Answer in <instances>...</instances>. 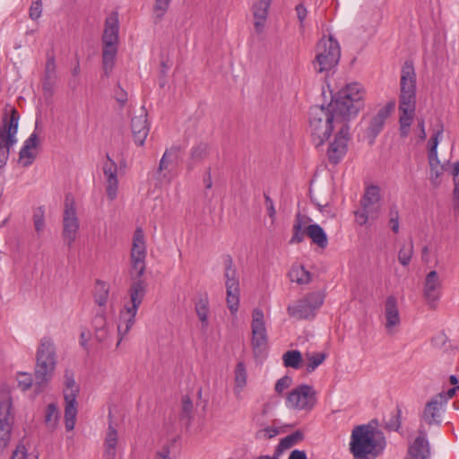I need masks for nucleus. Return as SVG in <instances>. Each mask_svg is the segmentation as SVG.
Here are the masks:
<instances>
[{"label":"nucleus","instance_id":"f257e3e1","mask_svg":"<svg viewBox=\"0 0 459 459\" xmlns=\"http://www.w3.org/2000/svg\"><path fill=\"white\" fill-rule=\"evenodd\" d=\"M145 257L146 246L144 233L142 228H137L134 233L130 254L129 276L131 284L128 290L130 302L125 306L124 310H122L119 315V319L121 322L126 323V327L123 331L120 330V326L117 327V331L122 335L121 339L117 342V347H118L123 336L127 333L134 325L138 307L146 294L147 282L143 278L146 269Z\"/></svg>","mask_w":459,"mask_h":459},{"label":"nucleus","instance_id":"f03ea898","mask_svg":"<svg viewBox=\"0 0 459 459\" xmlns=\"http://www.w3.org/2000/svg\"><path fill=\"white\" fill-rule=\"evenodd\" d=\"M385 446L384 433L371 424L358 425L351 431L350 451L354 459H376Z\"/></svg>","mask_w":459,"mask_h":459},{"label":"nucleus","instance_id":"7ed1b4c3","mask_svg":"<svg viewBox=\"0 0 459 459\" xmlns=\"http://www.w3.org/2000/svg\"><path fill=\"white\" fill-rule=\"evenodd\" d=\"M308 115L311 137L316 148L323 145L330 138L333 130V122L342 124L347 122L335 112L332 102L328 107L324 105L311 107Z\"/></svg>","mask_w":459,"mask_h":459},{"label":"nucleus","instance_id":"20e7f679","mask_svg":"<svg viewBox=\"0 0 459 459\" xmlns=\"http://www.w3.org/2000/svg\"><path fill=\"white\" fill-rule=\"evenodd\" d=\"M416 107V74L411 60L404 62L401 71L399 110L400 126H411Z\"/></svg>","mask_w":459,"mask_h":459},{"label":"nucleus","instance_id":"39448f33","mask_svg":"<svg viewBox=\"0 0 459 459\" xmlns=\"http://www.w3.org/2000/svg\"><path fill=\"white\" fill-rule=\"evenodd\" d=\"M56 348L53 340L44 336L36 352L35 385L40 389L52 377L56 368Z\"/></svg>","mask_w":459,"mask_h":459},{"label":"nucleus","instance_id":"423d86ee","mask_svg":"<svg viewBox=\"0 0 459 459\" xmlns=\"http://www.w3.org/2000/svg\"><path fill=\"white\" fill-rule=\"evenodd\" d=\"M333 107L338 115L346 121L356 117L364 108L363 92L359 83L348 84L332 98Z\"/></svg>","mask_w":459,"mask_h":459},{"label":"nucleus","instance_id":"0eeeda50","mask_svg":"<svg viewBox=\"0 0 459 459\" xmlns=\"http://www.w3.org/2000/svg\"><path fill=\"white\" fill-rule=\"evenodd\" d=\"M316 57L313 61L314 69L317 74L327 73L333 69L341 57L339 42L332 36H323L316 47Z\"/></svg>","mask_w":459,"mask_h":459},{"label":"nucleus","instance_id":"6e6552de","mask_svg":"<svg viewBox=\"0 0 459 459\" xmlns=\"http://www.w3.org/2000/svg\"><path fill=\"white\" fill-rule=\"evenodd\" d=\"M19 118V113L15 108L12 109L10 117H3V125L0 126V169L6 165L10 150L17 143Z\"/></svg>","mask_w":459,"mask_h":459},{"label":"nucleus","instance_id":"1a4fd4ad","mask_svg":"<svg viewBox=\"0 0 459 459\" xmlns=\"http://www.w3.org/2000/svg\"><path fill=\"white\" fill-rule=\"evenodd\" d=\"M102 69L101 79L109 78L115 67V16L110 13L105 22L102 35Z\"/></svg>","mask_w":459,"mask_h":459},{"label":"nucleus","instance_id":"9d476101","mask_svg":"<svg viewBox=\"0 0 459 459\" xmlns=\"http://www.w3.org/2000/svg\"><path fill=\"white\" fill-rule=\"evenodd\" d=\"M80 229V221L77 215L74 197L68 194L64 203L62 219V238L64 242L71 247L75 242Z\"/></svg>","mask_w":459,"mask_h":459},{"label":"nucleus","instance_id":"9b49d317","mask_svg":"<svg viewBox=\"0 0 459 459\" xmlns=\"http://www.w3.org/2000/svg\"><path fill=\"white\" fill-rule=\"evenodd\" d=\"M65 424L66 430L71 431L74 429L78 413L76 398L79 387L75 384L73 372L68 369L65 372Z\"/></svg>","mask_w":459,"mask_h":459},{"label":"nucleus","instance_id":"f8f14e48","mask_svg":"<svg viewBox=\"0 0 459 459\" xmlns=\"http://www.w3.org/2000/svg\"><path fill=\"white\" fill-rule=\"evenodd\" d=\"M324 295L320 292H311L303 299L298 300L296 304L289 306L288 314L297 319H309L316 316V311L323 305Z\"/></svg>","mask_w":459,"mask_h":459},{"label":"nucleus","instance_id":"ddd939ff","mask_svg":"<svg viewBox=\"0 0 459 459\" xmlns=\"http://www.w3.org/2000/svg\"><path fill=\"white\" fill-rule=\"evenodd\" d=\"M252 338L251 345L255 357L262 355L268 348V335L265 327L264 315L261 308L256 307L252 312Z\"/></svg>","mask_w":459,"mask_h":459},{"label":"nucleus","instance_id":"4468645a","mask_svg":"<svg viewBox=\"0 0 459 459\" xmlns=\"http://www.w3.org/2000/svg\"><path fill=\"white\" fill-rule=\"evenodd\" d=\"M287 403L294 409L310 411L316 403V391L312 385H300L289 394Z\"/></svg>","mask_w":459,"mask_h":459},{"label":"nucleus","instance_id":"2eb2a0df","mask_svg":"<svg viewBox=\"0 0 459 459\" xmlns=\"http://www.w3.org/2000/svg\"><path fill=\"white\" fill-rule=\"evenodd\" d=\"M348 123L342 124L328 147L327 156L332 164H338L348 151V142L350 140V126Z\"/></svg>","mask_w":459,"mask_h":459},{"label":"nucleus","instance_id":"dca6fc26","mask_svg":"<svg viewBox=\"0 0 459 459\" xmlns=\"http://www.w3.org/2000/svg\"><path fill=\"white\" fill-rule=\"evenodd\" d=\"M394 107L395 102L390 101L380 108L377 114L369 119L368 126L366 129V136L369 140L370 144L375 143L376 138L382 132L385 121L394 110Z\"/></svg>","mask_w":459,"mask_h":459},{"label":"nucleus","instance_id":"f3484780","mask_svg":"<svg viewBox=\"0 0 459 459\" xmlns=\"http://www.w3.org/2000/svg\"><path fill=\"white\" fill-rule=\"evenodd\" d=\"M12 402L10 398L0 401V448L4 449L11 438L13 419L11 414Z\"/></svg>","mask_w":459,"mask_h":459},{"label":"nucleus","instance_id":"a211bd4d","mask_svg":"<svg viewBox=\"0 0 459 459\" xmlns=\"http://www.w3.org/2000/svg\"><path fill=\"white\" fill-rule=\"evenodd\" d=\"M180 151V146L174 145L164 152L155 172L157 180L167 182L171 180L170 166L177 161Z\"/></svg>","mask_w":459,"mask_h":459},{"label":"nucleus","instance_id":"6ab92c4d","mask_svg":"<svg viewBox=\"0 0 459 459\" xmlns=\"http://www.w3.org/2000/svg\"><path fill=\"white\" fill-rule=\"evenodd\" d=\"M137 113L131 119V130L134 143L142 146L149 134L148 115L143 106L139 108Z\"/></svg>","mask_w":459,"mask_h":459},{"label":"nucleus","instance_id":"aec40b11","mask_svg":"<svg viewBox=\"0 0 459 459\" xmlns=\"http://www.w3.org/2000/svg\"><path fill=\"white\" fill-rule=\"evenodd\" d=\"M446 403V396L442 393L437 394L429 401L422 411L421 418L427 424H440V411L443 404Z\"/></svg>","mask_w":459,"mask_h":459},{"label":"nucleus","instance_id":"412c9836","mask_svg":"<svg viewBox=\"0 0 459 459\" xmlns=\"http://www.w3.org/2000/svg\"><path fill=\"white\" fill-rule=\"evenodd\" d=\"M419 436L409 446L406 459H428L430 455L429 443L426 437V430L420 427Z\"/></svg>","mask_w":459,"mask_h":459},{"label":"nucleus","instance_id":"4be33fe9","mask_svg":"<svg viewBox=\"0 0 459 459\" xmlns=\"http://www.w3.org/2000/svg\"><path fill=\"white\" fill-rule=\"evenodd\" d=\"M380 188L377 186L371 185L365 189V193L360 201L363 210L371 212L372 220L377 219L380 212Z\"/></svg>","mask_w":459,"mask_h":459},{"label":"nucleus","instance_id":"5701e85b","mask_svg":"<svg viewBox=\"0 0 459 459\" xmlns=\"http://www.w3.org/2000/svg\"><path fill=\"white\" fill-rule=\"evenodd\" d=\"M441 282L436 271H430L425 279L424 297L434 307V303L439 299Z\"/></svg>","mask_w":459,"mask_h":459},{"label":"nucleus","instance_id":"b1692460","mask_svg":"<svg viewBox=\"0 0 459 459\" xmlns=\"http://www.w3.org/2000/svg\"><path fill=\"white\" fill-rule=\"evenodd\" d=\"M385 316L386 319L385 327L387 330H391L394 326H397L401 322L397 299L393 295L388 296L385 300Z\"/></svg>","mask_w":459,"mask_h":459},{"label":"nucleus","instance_id":"393cba45","mask_svg":"<svg viewBox=\"0 0 459 459\" xmlns=\"http://www.w3.org/2000/svg\"><path fill=\"white\" fill-rule=\"evenodd\" d=\"M271 2L272 0H257L253 4V15L255 19L254 25L257 33H261L264 30Z\"/></svg>","mask_w":459,"mask_h":459},{"label":"nucleus","instance_id":"a878e982","mask_svg":"<svg viewBox=\"0 0 459 459\" xmlns=\"http://www.w3.org/2000/svg\"><path fill=\"white\" fill-rule=\"evenodd\" d=\"M227 307L232 315H235L239 307V281H225Z\"/></svg>","mask_w":459,"mask_h":459},{"label":"nucleus","instance_id":"bb28decb","mask_svg":"<svg viewBox=\"0 0 459 459\" xmlns=\"http://www.w3.org/2000/svg\"><path fill=\"white\" fill-rule=\"evenodd\" d=\"M210 152V146L205 143H199L198 144L192 147L190 151V157L187 163V169H193L196 165L202 163L208 156Z\"/></svg>","mask_w":459,"mask_h":459},{"label":"nucleus","instance_id":"cd10ccee","mask_svg":"<svg viewBox=\"0 0 459 459\" xmlns=\"http://www.w3.org/2000/svg\"><path fill=\"white\" fill-rule=\"evenodd\" d=\"M306 233L312 242L321 248H325L328 245L327 235L324 229L318 224L308 225Z\"/></svg>","mask_w":459,"mask_h":459},{"label":"nucleus","instance_id":"c85d7f7f","mask_svg":"<svg viewBox=\"0 0 459 459\" xmlns=\"http://www.w3.org/2000/svg\"><path fill=\"white\" fill-rule=\"evenodd\" d=\"M304 439V434L300 430H296L292 432L291 434L286 436L285 437L281 438L277 445L274 453L275 455H281L284 450L290 448L295 444H297L299 441H302Z\"/></svg>","mask_w":459,"mask_h":459},{"label":"nucleus","instance_id":"c756f323","mask_svg":"<svg viewBox=\"0 0 459 459\" xmlns=\"http://www.w3.org/2000/svg\"><path fill=\"white\" fill-rule=\"evenodd\" d=\"M107 159L108 160L103 165V172L108 181V196L113 200L115 198V190L113 189V186L115 185V169H113V160L108 154H107Z\"/></svg>","mask_w":459,"mask_h":459},{"label":"nucleus","instance_id":"7c9ffc66","mask_svg":"<svg viewBox=\"0 0 459 459\" xmlns=\"http://www.w3.org/2000/svg\"><path fill=\"white\" fill-rule=\"evenodd\" d=\"M290 279L298 284H307L311 281V274L302 265H293L288 273Z\"/></svg>","mask_w":459,"mask_h":459},{"label":"nucleus","instance_id":"2f4dec72","mask_svg":"<svg viewBox=\"0 0 459 459\" xmlns=\"http://www.w3.org/2000/svg\"><path fill=\"white\" fill-rule=\"evenodd\" d=\"M195 312L202 324V328L206 330L209 325V301L207 296L201 297L195 304Z\"/></svg>","mask_w":459,"mask_h":459},{"label":"nucleus","instance_id":"473e14b6","mask_svg":"<svg viewBox=\"0 0 459 459\" xmlns=\"http://www.w3.org/2000/svg\"><path fill=\"white\" fill-rule=\"evenodd\" d=\"M306 220H309V218H306L301 215L299 212L296 214L295 221L293 225V236L290 241V243H300L304 240L306 233V230H303V224L306 222Z\"/></svg>","mask_w":459,"mask_h":459},{"label":"nucleus","instance_id":"72a5a7b5","mask_svg":"<svg viewBox=\"0 0 459 459\" xmlns=\"http://www.w3.org/2000/svg\"><path fill=\"white\" fill-rule=\"evenodd\" d=\"M247 369L244 362L239 361L238 362L236 368H235V386H234V392L237 394H239L242 389L247 385Z\"/></svg>","mask_w":459,"mask_h":459},{"label":"nucleus","instance_id":"f704fd0d","mask_svg":"<svg viewBox=\"0 0 459 459\" xmlns=\"http://www.w3.org/2000/svg\"><path fill=\"white\" fill-rule=\"evenodd\" d=\"M104 446V459H115V429L113 428L111 420L109 421L108 432L107 433Z\"/></svg>","mask_w":459,"mask_h":459},{"label":"nucleus","instance_id":"c9c22d12","mask_svg":"<svg viewBox=\"0 0 459 459\" xmlns=\"http://www.w3.org/2000/svg\"><path fill=\"white\" fill-rule=\"evenodd\" d=\"M283 365L286 368H299L302 362V354L299 351L292 350L286 351L282 356Z\"/></svg>","mask_w":459,"mask_h":459},{"label":"nucleus","instance_id":"e433bc0d","mask_svg":"<svg viewBox=\"0 0 459 459\" xmlns=\"http://www.w3.org/2000/svg\"><path fill=\"white\" fill-rule=\"evenodd\" d=\"M59 411L55 403L48 405L45 415V422L50 430H54L58 423Z\"/></svg>","mask_w":459,"mask_h":459},{"label":"nucleus","instance_id":"4c0bfd02","mask_svg":"<svg viewBox=\"0 0 459 459\" xmlns=\"http://www.w3.org/2000/svg\"><path fill=\"white\" fill-rule=\"evenodd\" d=\"M108 289L104 281H98L94 289V300L100 307L107 302Z\"/></svg>","mask_w":459,"mask_h":459},{"label":"nucleus","instance_id":"58836bf2","mask_svg":"<svg viewBox=\"0 0 459 459\" xmlns=\"http://www.w3.org/2000/svg\"><path fill=\"white\" fill-rule=\"evenodd\" d=\"M413 255V242L411 238L407 244H404L398 253V261L403 266L410 264L411 256Z\"/></svg>","mask_w":459,"mask_h":459},{"label":"nucleus","instance_id":"ea45409f","mask_svg":"<svg viewBox=\"0 0 459 459\" xmlns=\"http://www.w3.org/2000/svg\"><path fill=\"white\" fill-rule=\"evenodd\" d=\"M223 263L225 265L224 277L225 281H238V273L234 266L233 259L230 255L223 256Z\"/></svg>","mask_w":459,"mask_h":459},{"label":"nucleus","instance_id":"a19ab883","mask_svg":"<svg viewBox=\"0 0 459 459\" xmlns=\"http://www.w3.org/2000/svg\"><path fill=\"white\" fill-rule=\"evenodd\" d=\"M95 325V338L99 342H103L106 340L108 336V332L106 329V319L102 315L96 316L94 319Z\"/></svg>","mask_w":459,"mask_h":459},{"label":"nucleus","instance_id":"79ce46f5","mask_svg":"<svg viewBox=\"0 0 459 459\" xmlns=\"http://www.w3.org/2000/svg\"><path fill=\"white\" fill-rule=\"evenodd\" d=\"M401 409L396 408L395 412L390 414L388 420H385V429L388 431H397L401 427Z\"/></svg>","mask_w":459,"mask_h":459},{"label":"nucleus","instance_id":"37998d69","mask_svg":"<svg viewBox=\"0 0 459 459\" xmlns=\"http://www.w3.org/2000/svg\"><path fill=\"white\" fill-rule=\"evenodd\" d=\"M170 2L171 0H155L153 6L155 23L161 21L169 7Z\"/></svg>","mask_w":459,"mask_h":459},{"label":"nucleus","instance_id":"c03bdc74","mask_svg":"<svg viewBox=\"0 0 459 459\" xmlns=\"http://www.w3.org/2000/svg\"><path fill=\"white\" fill-rule=\"evenodd\" d=\"M308 364L307 366V371L308 373L313 372L319 365H321L325 359V354L323 352H316L308 356Z\"/></svg>","mask_w":459,"mask_h":459},{"label":"nucleus","instance_id":"a18cd8bd","mask_svg":"<svg viewBox=\"0 0 459 459\" xmlns=\"http://www.w3.org/2000/svg\"><path fill=\"white\" fill-rule=\"evenodd\" d=\"M11 459H38V455L34 454H28L25 446L19 444L16 449L13 452Z\"/></svg>","mask_w":459,"mask_h":459},{"label":"nucleus","instance_id":"49530a36","mask_svg":"<svg viewBox=\"0 0 459 459\" xmlns=\"http://www.w3.org/2000/svg\"><path fill=\"white\" fill-rule=\"evenodd\" d=\"M25 152L24 153L22 146L19 152V160L23 167H29L34 161L36 154L32 152V149H26Z\"/></svg>","mask_w":459,"mask_h":459},{"label":"nucleus","instance_id":"de8ad7c7","mask_svg":"<svg viewBox=\"0 0 459 459\" xmlns=\"http://www.w3.org/2000/svg\"><path fill=\"white\" fill-rule=\"evenodd\" d=\"M127 102H128L127 92L124 89L117 86V103H118L122 108L126 107L127 108V115L130 116L132 105L131 104L127 105Z\"/></svg>","mask_w":459,"mask_h":459},{"label":"nucleus","instance_id":"09e8293b","mask_svg":"<svg viewBox=\"0 0 459 459\" xmlns=\"http://www.w3.org/2000/svg\"><path fill=\"white\" fill-rule=\"evenodd\" d=\"M444 132V126L442 123L439 125V128L437 131L430 137L429 141V152H437V145L439 142V137Z\"/></svg>","mask_w":459,"mask_h":459},{"label":"nucleus","instance_id":"8fccbe9b","mask_svg":"<svg viewBox=\"0 0 459 459\" xmlns=\"http://www.w3.org/2000/svg\"><path fill=\"white\" fill-rule=\"evenodd\" d=\"M18 385L22 391L30 389L32 385L31 375L28 373H20L18 376Z\"/></svg>","mask_w":459,"mask_h":459},{"label":"nucleus","instance_id":"3c124183","mask_svg":"<svg viewBox=\"0 0 459 459\" xmlns=\"http://www.w3.org/2000/svg\"><path fill=\"white\" fill-rule=\"evenodd\" d=\"M42 3L41 0H36L30 7L29 15L31 20H38L41 16Z\"/></svg>","mask_w":459,"mask_h":459},{"label":"nucleus","instance_id":"603ef678","mask_svg":"<svg viewBox=\"0 0 459 459\" xmlns=\"http://www.w3.org/2000/svg\"><path fill=\"white\" fill-rule=\"evenodd\" d=\"M354 215L356 222L360 226L365 225L369 219L372 220L371 212H368L367 210L362 209L361 211H356L354 212Z\"/></svg>","mask_w":459,"mask_h":459},{"label":"nucleus","instance_id":"864d4df0","mask_svg":"<svg viewBox=\"0 0 459 459\" xmlns=\"http://www.w3.org/2000/svg\"><path fill=\"white\" fill-rule=\"evenodd\" d=\"M193 403L189 396L185 395L182 398V417L191 419Z\"/></svg>","mask_w":459,"mask_h":459},{"label":"nucleus","instance_id":"5fc2aeb1","mask_svg":"<svg viewBox=\"0 0 459 459\" xmlns=\"http://www.w3.org/2000/svg\"><path fill=\"white\" fill-rule=\"evenodd\" d=\"M292 383V379L289 376H284L280 378L275 385V391L278 394H281L285 389H287Z\"/></svg>","mask_w":459,"mask_h":459},{"label":"nucleus","instance_id":"6e6d98bb","mask_svg":"<svg viewBox=\"0 0 459 459\" xmlns=\"http://www.w3.org/2000/svg\"><path fill=\"white\" fill-rule=\"evenodd\" d=\"M39 144L38 134L34 132L32 133L24 142L23 143V152H26V149H36Z\"/></svg>","mask_w":459,"mask_h":459},{"label":"nucleus","instance_id":"4d7b16f0","mask_svg":"<svg viewBox=\"0 0 459 459\" xmlns=\"http://www.w3.org/2000/svg\"><path fill=\"white\" fill-rule=\"evenodd\" d=\"M35 230L38 233L44 230V213L42 211L34 213L33 215Z\"/></svg>","mask_w":459,"mask_h":459},{"label":"nucleus","instance_id":"13d9d810","mask_svg":"<svg viewBox=\"0 0 459 459\" xmlns=\"http://www.w3.org/2000/svg\"><path fill=\"white\" fill-rule=\"evenodd\" d=\"M310 198H311L312 203L317 206V208L319 209V211L321 212L329 213V211L327 210V208L329 206L328 201H325V202L321 201V199H318L316 195H312L311 192H310Z\"/></svg>","mask_w":459,"mask_h":459},{"label":"nucleus","instance_id":"bf43d9fd","mask_svg":"<svg viewBox=\"0 0 459 459\" xmlns=\"http://www.w3.org/2000/svg\"><path fill=\"white\" fill-rule=\"evenodd\" d=\"M264 197L265 205H266L267 212H268V216L273 220L275 217V214H276L272 198L269 196V195H267L266 193H264Z\"/></svg>","mask_w":459,"mask_h":459},{"label":"nucleus","instance_id":"052dcab7","mask_svg":"<svg viewBox=\"0 0 459 459\" xmlns=\"http://www.w3.org/2000/svg\"><path fill=\"white\" fill-rule=\"evenodd\" d=\"M129 168V162L125 157L119 160V164L117 166V177L124 176Z\"/></svg>","mask_w":459,"mask_h":459},{"label":"nucleus","instance_id":"680f3d73","mask_svg":"<svg viewBox=\"0 0 459 459\" xmlns=\"http://www.w3.org/2000/svg\"><path fill=\"white\" fill-rule=\"evenodd\" d=\"M455 188H454V210L459 212V179L454 178Z\"/></svg>","mask_w":459,"mask_h":459},{"label":"nucleus","instance_id":"e2e57ef3","mask_svg":"<svg viewBox=\"0 0 459 459\" xmlns=\"http://www.w3.org/2000/svg\"><path fill=\"white\" fill-rule=\"evenodd\" d=\"M429 162L431 170H435L437 166L440 165V161L437 157V152H429L428 153Z\"/></svg>","mask_w":459,"mask_h":459},{"label":"nucleus","instance_id":"0e129e2a","mask_svg":"<svg viewBox=\"0 0 459 459\" xmlns=\"http://www.w3.org/2000/svg\"><path fill=\"white\" fill-rule=\"evenodd\" d=\"M90 338H91L90 332L82 331L80 334V344L86 351L89 350L88 342L90 341Z\"/></svg>","mask_w":459,"mask_h":459},{"label":"nucleus","instance_id":"69168bd1","mask_svg":"<svg viewBox=\"0 0 459 459\" xmlns=\"http://www.w3.org/2000/svg\"><path fill=\"white\" fill-rule=\"evenodd\" d=\"M418 127L420 129L419 138L420 141H425L427 134L425 131V120L424 118H418Z\"/></svg>","mask_w":459,"mask_h":459},{"label":"nucleus","instance_id":"338daca9","mask_svg":"<svg viewBox=\"0 0 459 459\" xmlns=\"http://www.w3.org/2000/svg\"><path fill=\"white\" fill-rule=\"evenodd\" d=\"M296 12L299 21L302 23L307 16L306 7L302 4H299L296 6Z\"/></svg>","mask_w":459,"mask_h":459},{"label":"nucleus","instance_id":"774afa93","mask_svg":"<svg viewBox=\"0 0 459 459\" xmlns=\"http://www.w3.org/2000/svg\"><path fill=\"white\" fill-rule=\"evenodd\" d=\"M289 459H307V457L305 451L295 449L290 452Z\"/></svg>","mask_w":459,"mask_h":459}]
</instances>
